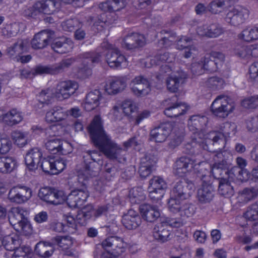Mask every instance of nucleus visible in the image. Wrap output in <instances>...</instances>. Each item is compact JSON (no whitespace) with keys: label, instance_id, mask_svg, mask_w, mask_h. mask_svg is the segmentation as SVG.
I'll use <instances>...</instances> for the list:
<instances>
[{"label":"nucleus","instance_id":"2f4dec72","mask_svg":"<svg viewBox=\"0 0 258 258\" xmlns=\"http://www.w3.org/2000/svg\"><path fill=\"white\" fill-rule=\"evenodd\" d=\"M188 109L185 104L179 102L170 105L164 110L165 114L169 117H176L185 113Z\"/></svg>","mask_w":258,"mask_h":258},{"label":"nucleus","instance_id":"a18cd8bd","mask_svg":"<svg viewBox=\"0 0 258 258\" xmlns=\"http://www.w3.org/2000/svg\"><path fill=\"white\" fill-rule=\"evenodd\" d=\"M258 194V185L251 188H245L242 190L239 194V199L244 202H247Z\"/></svg>","mask_w":258,"mask_h":258},{"label":"nucleus","instance_id":"5701e85b","mask_svg":"<svg viewBox=\"0 0 258 258\" xmlns=\"http://www.w3.org/2000/svg\"><path fill=\"white\" fill-rule=\"evenodd\" d=\"M156 163V160L152 156L146 155L143 157L139 169L140 176L143 178L149 176L154 169Z\"/></svg>","mask_w":258,"mask_h":258},{"label":"nucleus","instance_id":"c03bdc74","mask_svg":"<svg viewBox=\"0 0 258 258\" xmlns=\"http://www.w3.org/2000/svg\"><path fill=\"white\" fill-rule=\"evenodd\" d=\"M184 200L171 195L168 201V208L169 211L173 213L178 214L185 201Z\"/></svg>","mask_w":258,"mask_h":258},{"label":"nucleus","instance_id":"423d86ee","mask_svg":"<svg viewBox=\"0 0 258 258\" xmlns=\"http://www.w3.org/2000/svg\"><path fill=\"white\" fill-rule=\"evenodd\" d=\"M58 3L55 0L37 1L32 7L25 8L23 14L27 17L35 18L41 14L50 15L54 13Z\"/></svg>","mask_w":258,"mask_h":258},{"label":"nucleus","instance_id":"1a4fd4ad","mask_svg":"<svg viewBox=\"0 0 258 258\" xmlns=\"http://www.w3.org/2000/svg\"><path fill=\"white\" fill-rule=\"evenodd\" d=\"M57 126L55 125L50 126L45 129L46 134H49L52 136L50 139H48L45 143V148L51 154L60 153L65 154L67 151L64 149V147L69 146V144L66 142H63L60 139L53 137L55 136V133H52V131L56 130Z\"/></svg>","mask_w":258,"mask_h":258},{"label":"nucleus","instance_id":"0eeeda50","mask_svg":"<svg viewBox=\"0 0 258 258\" xmlns=\"http://www.w3.org/2000/svg\"><path fill=\"white\" fill-rule=\"evenodd\" d=\"M234 105L228 97L219 95L213 101L211 105L212 114L220 118H225L234 109Z\"/></svg>","mask_w":258,"mask_h":258},{"label":"nucleus","instance_id":"4be33fe9","mask_svg":"<svg viewBox=\"0 0 258 258\" xmlns=\"http://www.w3.org/2000/svg\"><path fill=\"white\" fill-rule=\"evenodd\" d=\"M197 32L199 35L202 36L216 38L222 34L224 30L218 24L212 23L198 27Z\"/></svg>","mask_w":258,"mask_h":258},{"label":"nucleus","instance_id":"680f3d73","mask_svg":"<svg viewBox=\"0 0 258 258\" xmlns=\"http://www.w3.org/2000/svg\"><path fill=\"white\" fill-rule=\"evenodd\" d=\"M74 62L73 58H68L62 59L59 63L53 64L55 74L63 72L70 67Z\"/></svg>","mask_w":258,"mask_h":258},{"label":"nucleus","instance_id":"13d9d810","mask_svg":"<svg viewBox=\"0 0 258 258\" xmlns=\"http://www.w3.org/2000/svg\"><path fill=\"white\" fill-rule=\"evenodd\" d=\"M55 96V94L50 89L42 90L38 96V100L41 104H47Z\"/></svg>","mask_w":258,"mask_h":258},{"label":"nucleus","instance_id":"9b49d317","mask_svg":"<svg viewBox=\"0 0 258 258\" xmlns=\"http://www.w3.org/2000/svg\"><path fill=\"white\" fill-rule=\"evenodd\" d=\"M207 146L206 149L210 152L215 153L214 155V160L215 162L212 168V172L213 174H221V171L226 167V161L224 159L225 151H222V149L225 146L222 147V144L209 145L205 142Z\"/></svg>","mask_w":258,"mask_h":258},{"label":"nucleus","instance_id":"5fc2aeb1","mask_svg":"<svg viewBox=\"0 0 258 258\" xmlns=\"http://www.w3.org/2000/svg\"><path fill=\"white\" fill-rule=\"evenodd\" d=\"M64 218L66 222V224H64L66 232L70 234L75 233L77 229L78 226V224L75 217L70 214H68L64 216Z\"/></svg>","mask_w":258,"mask_h":258},{"label":"nucleus","instance_id":"aec40b11","mask_svg":"<svg viewBox=\"0 0 258 258\" xmlns=\"http://www.w3.org/2000/svg\"><path fill=\"white\" fill-rule=\"evenodd\" d=\"M42 152L38 148L29 150L25 155V164L29 170H35L39 166Z\"/></svg>","mask_w":258,"mask_h":258},{"label":"nucleus","instance_id":"7ed1b4c3","mask_svg":"<svg viewBox=\"0 0 258 258\" xmlns=\"http://www.w3.org/2000/svg\"><path fill=\"white\" fill-rule=\"evenodd\" d=\"M171 133V144L174 146L179 145L182 141L184 136L183 125H175L172 128L170 124H163L153 129L150 133L151 139L156 142H164Z\"/></svg>","mask_w":258,"mask_h":258},{"label":"nucleus","instance_id":"37998d69","mask_svg":"<svg viewBox=\"0 0 258 258\" xmlns=\"http://www.w3.org/2000/svg\"><path fill=\"white\" fill-rule=\"evenodd\" d=\"M182 79V77L179 73L177 75L172 74L170 75L166 80L167 89L171 92H177Z\"/></svg>","mask_w":258,"mask_h":258},{"label":"nucleus","instance_id":"3c124183","mask_svg":"<svg viewBox=\"0 0 258 258\" xmlns=\"http://www.w3.org/2000/svg\"><path fill=\"white\" fill-rule=\"evenodd\" d=\"M122 110L126 116H130L133 113L137 111L138 106L137 104L133 100L127 99L124 100L121 105Z\"/></svg>","mask_w":258,"mask_h":258},{"label":"nucleus","instance_id":"20e7f679","mask_svg":"<svg viewBox=\"0 0 258 258\" xmlns=\"http://www.w3.org/2000/svg\"><path fill=\"white\" fill-rule=\"evenodd\" d=\"M220 131L222 133L213 131L205 135L203 133L199 134V138H203L206 143L209 145L222 144L223 147L225 144L223 137H229L230 135H234L236 132V125L230 122H224L221 125Z\"/></svg>","mask_w":258,"mask_h":258},{"label":"nucleus","instance_id":"864d4df0","mask_svg":"<svg viewBox=\"0 0 258 258\" xmlns=\"http://www.w3.org/2000/svg\"><path fill=\"white\" fill-rule=\"evenodd\" d=\"M196 211V208L194 205L184 201L178 214L183 218H189L195 214Z\"/></svg>","mask_w":258,"mask_h":258},{"label":"nucleus","instance_id":"f3484780","mask_svg":"<svg viewBox=\"0 0 258 258\" xmlns=\"http://www.w3.org/2000/svg\"><path fill=\"white\" fill-rule=\"evenodd\" d=\"M81 55L83 60L79 68V73L82 77H87L92 74V64L99 62L101 60V55L98 53L95 56H93L90 53L87 52Z\"/></svg>","mask_w":258,"mask_h":258},{"label":"nucleus","instance_id":"f704fd0d","mask_svg":"<svg viewBox=\"0 0 258 258\" xmlns=\"http://www.w3.org/2000/svg\"><path fill=\"white\" fill-rule=\"evenodd\" d=\"M17 166L16 160L10 157H0V172L7 174L12 172Z\"/></svg>","mask_w":258,"mask_h":258},{"label":"nucleus","instance_id":"09e8293b","mask_svg":"<svg viewBox=\"0 0 258 258\" xmlns=\"http://www.w3.org/2000/svg\"><path fill=\"white\" fill-rule=\"evenodd\" d=\"M238 37L245 41L256 40L258 39V27L244 29Z\"/></svg>","mask_w":258,"mask_h":258},{"label":"nucleus","instance_id":"cd10ccee","mask_svg":"<svg viewBox=\"0 0 258 258\" xmlns=\"http://www.w3.org/2000/svg\"><path fill=\"white\" fill-rule=\"evenodd\" d=\"M140 211L143 218L149 222L156 221L160 216L159 209L149 204H143L140 206Z\"/></svg>","mask_w":258,"mask_h":258},{"label":"nucleus","instance_id":"b1692460","mask_svg":"<svg viewBox=\"0 0 258 258\" xmlns=\"http://www.w3.org/2000/svg\"><path fill=\"white\" fill-rule=\"evenodd\" d=\"M122 223L127 229H136L141 224V219L138 212L133 209L128 211L122 218Z\"/></svg>","mask_w":258,"mask_h":258},{"label":"nucleus","instance_id":"f257e3e1","mask_svg":"<svg viewBox=\"0 0 258 258\" xmlns=\"http://www.w3.org/2000/svg\"><path fill=\"white\" fill-rule=\"evenodd\" d=\"M88 130L95 146L97 147L107 158L112 160L120 158L123 150L105 133L100 116L94 117L88 127Z\"/></svg>","mask_w":258,"mask_h":258},{"label":"nucleus","instance_id":"c756f323","mask_svg":"<svg viewBox=\"0 0 258 258\" xmlns=\"http://www.w3.org/2000/svg\"><path fill=\"white\" fill-rule=\"evenodd\" d=\"M208 122V118L205 116L194 115L188 120V126L194 134L199 133L202 130Z\"/></svg>","mask_w":258,"mask_h":258},{"label":"nucleus","instance_id":"f8f14e48","mask_svg":"<svg viewBox=\"0 0 258 258\" xmlns=\"http://www.w3.org/2000/svg\"><path fill=\"white\" fill-rule=\"evenodd\" d=\"M32 196L31 189L27 186L17 185L11 188L8 199L11 203L22 204L27 202Z\"/></svg>","mask_w":258,"mask_h":258},{"label":"nucleus","instance_id":"a878e982","mask_svg":"<svg viewBox=\"0 0 258 258\" xmlns=\"http://www.w3.org/2000/svg\"><path fill=\"white\" fill-rule=\"evenodd\" d=\"M154 238L159 242L164 243L171 239V231L167 224L160 223L156 225L153 232Z\"/></svg>","mask_w":258,"mask_h":258},{"label":"nucleus","instance_id":"f03ea898","mask_svg":"<svg viewBox=\"0 0 258 258\" xmlns=\"http://www.w3.org/2000/svg\"><path fill=\"white\" fill-rule=\"evenodd\" d=\"M96 175V173L91 170L88 165L78 176V182L82 184V189H75L67 197L66 200L68 205L72 208L79 207L83 205L89 197V193L85 187L87 180L92 176Z\"/></svg>","mask_w":258,"mask_h":258},{"label":"nucleus","instance_id":"4d7b16f0","mask_svg":"<svg viewBox=\"0 0 258 258\" xmlns=\"http://www.w3.org/2000/svg\"><path fill=\"white\" fill-rule=\"evenodd\" d=\"M12 148V142L6 135H0V154L8 153Z\"/></svg>","mask_w":258,"mask_h":258},{"label":"nucleus","instance_id":"052dcab7","mask_svg":"<svg viewBox=\"0 0 258 258\" xmlns=\"http://www.w3.org/2000/svg\"><path fill=\"white\" fill-rule=\"evenodd\" d=\"M230 172L234 174V176H235L238 180L241 181H245L247 180L250 176L249 172L245 168L239 169V168L236 166L232 168L230 170Z\"/></svg>","mask_w":258,"mask_h":258},{"label":"nucleus","instance_id":"c9c22d12","mask_svg":"<svg viewBox=\"0 0 258 258\" xmlns=\"http://www.w3.org/2000/svg\"><path fill=\"white\" fill-rule=\"evenodd\" d=\"M20 26L21 23L19 22L6 23L1 29V34L7 38L15 37L19 32Z\"/></svg>","mask_w":258,"mask_h":258},{"label":"nucleus","instance_id":"dca6fc26","mask_svg":"<svg viewBox=\"0 0 258 258\" xmlns=\"http://www.w3.org/2000/svg\"><path fill=\"white\" fill-rule=\"evenodd\" d=\"M131 85L133 92L139 97L145 96L151 91V86L148 80L143 76L136 77L132 81Z\"/></svg>","mask_w":258,"mask_h":258},{"label":"nucleus","instance_id":"393cba45","mask_svg":"<svg viewBox=\"0 0 258 258\" xmlns=\"http://www.w3.org/2000/svg\"><path fill=\"white\" fill-rule=\"evenodd\" d=\"M214 187L210 182L203 181L198 191V199L202 204L210 203L214 198Z\"/></svg>","mask_w":258,"mask_h":258},{"label":"nucleus","instance_id":"ddd939ff","mask_svg":"<svg viewBox=\"0 0 258 258\" xmlns=\"http://www.w3.org/2000/svg\"><path fill=\"white\" fill-rule=\"evenodd\" d=\"M78 88V84L75 81H66L57 85L55 96L59 100L70 98Z\"/></svg>","mask_w":258,"mask_h":258},{"label":"nucleus","instance_id":"de8ad7c7","mask_svg":"<svg viewBox=\"0 0 258 258\" xmlns=\"http://www.w3.org/2000/svg\"><path fill=\"white\" fill-rule=\"evenodd\" d=\"M66 200V196L62 191L53 190L50 196L46 198V202L53 205L62 204Z\"/></svg>","mask_w":258,"mask_h":258},{"label":"nucleus","instance_id":"6e6d98bb","mask_svg":"<svg viewBox=\"0 0 258 258\" xmlns=\"http://www.w3.org/2000/svg\"><path fill=\"white\" fill-rule=\"evenodd\" d=\"M13 251L14 252L12 254V258H29L28 255L30 253L31 249L29 246L20 245Z\"/></svg>","mask_w":258,"mask_h":258},{"label":"nucleus","instance_id":"4c0bfd02","mask_svg":"<svg viewBox=\"0 0 258 258\" xmlns=\"http://www.w3.org/2000/svg\"><path fill=\"white\" fill-rule=\"evenodd\" d=\"M35 253L42 257H48L53 253V247L51 244L43 241L38 242L35 247Z\"/></svg>","mask_w":258,"mask_h":258},{"label":"nucleus","instance_id":"2eb2a0df","mask_svg":"<svg viewBox=\"0 0 258 258\" xmlns=\"http://www.w3.org/2000/svg\"><path fill=\"white\" fill-rule=\"evenodd\" d=\"M249 11L244 8H233L229 11L225 17L226 21L234 26L243 23L248 18Z\"/></svg>","mask_w":258,"mask_h":258},{"label":"nucleus","instance_id":"774afa93","mask_svg":"<svg viewBox=\"0 0 258 258\" xmlns=\"http://www.w3.org/2000/svg\"><path fill=\"white\" fill-rule=\"evenodd\" d=\"M241 104L246 108L254 109L258 107V95L248 97L244 99L241 102Z\"/></svg>","mask_w":258,"mask_h":258},{"label":"nucleus","instance_id":"39448f33","mask_svg":"<svg viewBox=\"0 0 258 258\" xmlns=\"http://www.w3.org/2000/svg\"><path fill=\"white\" fill-rule=\"evenodd\" d=\"M102 48L107 50L105 54V61L113 69H120L127 66V59L120 51L107 41L101 43Z\"/></svg>","mask_w":258,"mask_h":258},{"label":"nucleus","instance_id":"c85d7f7f","mask_svg":"<svg viewBox=\"0 0 258 258\" xmlns=\"http://www.w3.org/2000/svg\"><path fill=\"white\" fill-rule=\"evenodd\" d=\"M68 116V112L60 106H55L47 111L45 120L48 122H55L64 120Z\"/></svg>","mask_w":258,"mask_h":258},{"label":"nucleus","instance_id":"6e6552de","mask_svg":"<svg viewBox=\"0 0 258 258\" xmlns=\"http://www.w3.org/2000/svg\"><path fill=\"white\" fill-rule=\"evenodd\" d=\"M205 165L206 163L205 162H197L188 157H181L175 163L174 172L176 175L183 176L192 170L196 172H201L202 169L200 167Z\"/></svg>","mask_w":258,"mask_h":258},{"label":"nucleus","instance_id":"0e129e2a","mask_svg":"<svg viewBox=\"0 0 258 258\" xmlns=\"http://www.w3.org/2000/svg\"><path fill=\"white\" fill-rule=\"evenodd\" d=\"M33 69L35 76L43 74H55L53 65H38Z\"/></svg>","mask_w":258,"mask_h":258},{"label":"nucleus","instance_id":"338daca9","mask_svg":"<svg viewBox=\"0 0 258 258\" xmlns=\"http://www.w3.org/2000/svg\"><path fill=\"white\" fill-rule=\"evenodd\" d=\"M169 53H160L155 56L153 58L150 60L151 66L146 65L147 67H150L153 66L158 65L160 62L169 61Z\"/></svg>","mask_w":258,"mask_h":258},{"label":"nucleus","instance_id":"bb28decb","mask_svg":"<svg viewBox=\"0 0 258 258\" xmlns=\"http://www.w3.org/2000/svg\"><path fill=\"white\" fill-rule=\"evenodd\" d=\"M51 32L47 30H43L38 33L31 41L32 47L35 49L45 47L51 38Z\"/></svg>","mask_w":258,"mask_h":258},{"label":"nucleus","instance_id":"473e14b6","mask_svg":"<svg viewBox=\"0 0 258 258\" xmlns=\"http://www.w3.org/2000/svg\"><path fill=\"white\" fill-rule=\"evenodd\" d=\"M74 47L73 41L69 38H62L51 45L52 48L58 53H65L70 51Z\"/></svg>","mask_w":258,"mask_h":258},{"label":"nucleus","instance_id":"7c9ffc66","mask_svg":"<svg viewBox=\"0 0 258 258\" xmlns=\"http://www.w3.org/2000/svg\"><path fill=\"white\" fill-rule=\"evenodd\" d=\"M52 242L53 244L58 245L62 250L65 251L66 255L69 256L74 255L72 250L70 249L73 244V240L71 237L57 236L52 239Z\"/></svg>","mask_w":258,"mask_h":258},{"label":"nucleus","instance_id":"a211bd4d","mask_svg":"<svg viewBox=\"0 0 258 258\" xmlns=\"http://www.w3.org/2000/svg\"><path fill=\"white\" fill-rule=\"evenodd\" d=\"M146 39L144 35L137 33H131L125 36L122 39L121 45L127 49H132L144 46Z\"/></svg>","mask_w":258,"mask_h":258},{"label":"nucleus","instance_id":"69168bd1","mask_svg":"<svg viewBox=\"0 0 258 258\" xmlns=\"http://www.w3.org/2000/svg\"><path fill=\"white\" fill-rule=\"evenodd\" d=\"M202 62L204 64L205 69L211 72H216L220 69L209 55L202 57Z\"/></svg>","mask_w":258,"mask_h":258},{"label":"nucleus","instance_id":"4468645a","mask_svg":"<svg viewBox=\"0 0 258 258\" xmlns=\"http://www.w3.org/2000/svg\"><path fill=\"white\" fill-rule=\"evenodd\" d=\"M194 190L195 185L192 182L183 179L176 183L171 194L180 199H186L191 196Z\"/></svg>","mask_w":258,"mask_h":258},{"label":"nucleus","instance_id":"603ef678","mask_svg":"<svg viewBox=\"0 0 258 258\" xmlns=\"http://www.w3.org/2000/svg\"><path fill=\"white\" fill-rule=\"evenodd\" d=\"M51 174H57L62 171L67 166V161L64 158L52 159Z\"/></svg>","mask_w":258,"mask_h":258},{"label":"nucleus","instance_id":"79ce46f5","mask_svg":"<svg viewBox=\"0 0 258 258\" xmlns=\"http://www.w3.org/2000/svg\"><path fill=\"white\" fill-rule=\"evenodd\" d=\"M21 240L18 236L14 235V236H6L3 238V246L7 250L13 251L18 246L21 245Z\"/></svg>","mask_w":258,"mask_h":258},{"label":"nucleus","instance_id":"bf43d9fd","mask_svg":"<svg viewBox=\"0 0 258 258\" xmlns=\"http://www.w3.org/2000/svg\"><path fill=\"white\" fill-rule=\"evenodd\" d=\"M166 188V184L163 179L159 176H155L150 180L148 189L164 190Z\"/></svg>","mask_w":258,"mask_h":258},{"label":"nucleus","instance_id":"a19ab883","mask_svg":"<svg viewBox=\"0 0 258 258\" xmlns=\"http://www.w3.org/2000/svg\"><path fill=\"white\" fill-rule=\"evenodd\" d=\"M128 198L133 204H139L145 199L144 190L141 187H134L131 189L128 194Z\"/></svg>","mask_w":258,"mask_h":258},{"label":"nucleus","instance_id":"6ab92c4d","mask_svg":"<svg viewBox=\"0 0 258 258\" xmlns=\"http://www.w3.org/2000/svg\"><path fill=\"white\" fill-rule=\"evenodd\" d=\"M9 220L10 224L17 231L22 233L25 235H28L32 233V228L28 219L22 220L11 212Z\"/></svg>","mask_w":258,"mask_h":258},{"label":"nucleus","instance_id":"72a5a7b5","mask_svg":"<svg viewBox=\"0 0 258 258\" xmlns=\"http://www.w3.org/2000/svg\"><path fill=\"white\" fill-rule=\"evenodd\" d=\"M125 87V82L120 78L111 80L105 86V92L109 95H114L122 91Z\"/></svg>","mask_w":258,"mask_h":258},{"label":"nucleus","instance_id":"49530a36","mask_svg":"<svg viewBox=\"0 0 258 258\" xmlns=\"http://www.w3.org/2000/svg\"><path fill=\"white\" fill-rule=\"evenodd\" d=\"M205 86L212 90H220L223 88L225 82L223 79L217 77L208 79L205 82Z\"/></svg>","mask_w":258,"mask_h":258},{"label":"nucleus","instance_id":"e2e57ef3","mask_svg":"<svg viewBox=\"0 0 258 258\" xmlns=\"http://www.w3.org/2000/svg\"><path fill=\"white\" fill-rule=\"evenodd\" d=\"M244 217L249 221L258 220V203L252 204L244 213Z\"/></svg>","mask_w":258,"mask_h":258},{"label":"nucleus","instance_id":"58836bf2","mask_svg":"<svg viewBox=\"0 0 258 258\" xmlns=\"http://www.w3.org/2000/svg\"><path fill=\"white\" fill-rule=\"evenodd\" d=\"M24 51V42L22 40H20L7 49V54L9 57L16 61L19 55L22 54Z\"/></svg>","mask_w":258,"mask_h":258},{"label":"nucleus","instance_id":"9d476101","mask_svg":"<svg viewBox=\"0 0 258 258\" xmlns=\"http://www.w3.org/2000/svg\"><path fill=\"white\" fill-rule=\"evenodd\" d=\"M102 247L108 251L107 253L115 257L125 252L127 244L122 238L117 236H110L104 240L101 243Z\"/></svg>","mask_w":258,"mask_h":258},{"label":"nucleus","instance_id":"e433bc0d","mask_svg":"<svg viewBox=\"0 0 258 258\" xmlns=\"http://www.w3.org/2000/svg\"><path fill=\"white\" fill-rule=\"evenodd\" d=\"M23 119L22 112L16 109H12L3 116V120L9 125H13L20 122Z\"/></svg>","mask_w":258,"mask_h":258},{"label":"nucleus","instance_id":"412c9836","mask_svg":"<svg viewBox=\"0 0 258 258\" xmlns=\"http://www.w3.org/2000/svg\"><path fill=\"white\" fill-rule=\"evenodd\" d=\"M103 100L100 92L96 90L87 94L82 105L86 111H90L99 106Z\"/></svg>","mask_w":258,"mask_h":258},{"label":"nucleus","instance_id":"ea45409f","mask_svg":"<svg viewBox=\"0 0 258 258\" xmlns=\"http://www.w3.org/2000/svg\"><path fill=\"white\" fill-rule=\"evenodd\" d=\"M218 192L224 197L229 198L234 194V189L230 182L226 178H221L219 183Z\"/></svg>","mask_w":258,"mask_h":258},{"label":"nucleus","instance_id":"8fccbe9b","mask_svg":"<svg viewBox=\"0 0 258 258\" xmlns=\"http://www.w3.org/2000/svg\"><path fill=\"white\" fill-rule=\"evenodd\" d=\"M27 133L19 131H14L12 133V139L19 147H23L27 144Z\"/></svg>","mask_w":258,"mask_h":258}]
</instances>
